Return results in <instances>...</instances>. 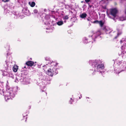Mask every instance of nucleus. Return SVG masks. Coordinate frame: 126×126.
Listing matches in <instances>:
<instances>
[{"mask_svg": "<svg viewBox=\"0 0 126 126\" xmlns=\"http://www.w3.org/2000/svg\"><path fill=\"white\" fill-rule=\"evenodd\" d=\"M89 63L93 67L92 70H90V72L93 75L97 73H102L103 70L104 68V66L103 64L99 63V61L98 60H90Z\"/></svg>", "mask_w": 126, "mask_h": 126, "instance_id": "nucleus-1", "label": "nucleus"}, {"mask_svg": "<svg viewBox=\"0 0 126 126\" xmlns=\"http://www.w3.org/2000/svg\"><path fill=\"white\" fill-rule=\"evenodd\" d=\"M48 77L43 75L41 73L38 75V79L36 80V82L37 85L40 87L42 92L44 91L42 90L44 89L46 85L48 83H49L50 81L48 79Z\"/></svg>", "mask_w": 126, "mask_h": 126, "instance_id": "nucleus-2", "label": "nucleus"}, {"mask_svg": "<svg viewBox=\"0 0 126 126\" xmlns=\"http://www.w3.org/2000/svg\"><path fill=\"white\" fill-rule=\"evenodd\" d=\"M58 63L54 62H52L43 66L44 69H48L47 73L49 76H52L54 74L55 75L58 73L56 70V67Z\"/></svg>", "mask_w": 126, "mask_h": 126, "instance_id": "nucleus-3", "label": "nucleus"}, {"mask_svg": "<svg viewBox=\"0 0 126 126\" xmlns=\"http://www.w3.org/2000/svg\"><path fill=\"white\" fill-rule=\"evenodd\" d=\"M17 89L16 88H11L9 86L7 85L6 86V91L4 93H3L5 100L7 101L8 99L13 98L16 94Z\"/></svg>", "mask_w": 126, "mask_h": 126, "instance_id": "nucleus-4", "label": "nucleus"}, {"mask_svg": "<svg viewBox=\"0 0 126 126\" xmlns=\"http://www.w3.org/2000/svg\"><path fill=\"white\" fill-rule=\"evenodd\" d=\"M123 63V66H122L123 64H122L121 67L120 66V68L119 67H120L115 66H114V73L116 74H119L121 72L126 70V62L124 61Z\"/></svg>", "mask_w": 126, "mask_h": 126, "instance_id": "nucleus-5", "label": "nucleus"}, {"mask_svg": "<svg viewBox=\"0 0 126 126\" xmlns=\"http://www.w3.org/2000/svg\"><path fill=\"white\" fill-rule=\"evenodd\" d=\"M104 31L106 32V34L109 33L110 36H114L116 34H117V36L115 37V38H117V36H118V33H116V32H113L108 27H106L103 29Z\"/></svg>", "mask_w": 126, "mask_h": 126, "instance_id": "nucleus-6", "label": "nucleus"}, {"mask_svg": "<svg viewBox=\"0 0 126 126\" xmlns=\"http://www.w3.org/2000/svg\"><path fill=\"white\" fill-rule=\"evenodd\" d=\"M92 33V34L91 35L89 36V39L90 40L91 39L94 41H95V39L101 34L100 32L99 31L96 32H93Z\"/></svg>", "mask_w": 126, "mask_h": 126, "instance_id": "nucleus-7", "label": "nucleus"}, {"mask_svg": "<svg viewBox=\"0 0 126 126\" xmlns=\"http://www.w3.org/2000/svg\"><path fill=\"white\" fill-rule=\"evenodd\" d=\"M117 12V11L116 9H111L110 10V13L108 15V16L109 17L111 18L110 16L111 15L114 18H115Z\"/></svg>", "mask_w": 126, "mask_h": 126, "instance_id": "nucleus-8", "label": "nucleus"}, {"mask_svg": "<svg viewBox=\"0 0 126 126\" xmlns=\"http://www.w3.org/2000/svg\"><path fill=\"white\" fill-rule=\"evenodd\" d=\"M25 81L26 79H24V77L21 76H17L16 77V80H15L16 82H17L18 81H20L22 82L24 84H25Z\"/></svg>", "mask_w": 126, "mask_h": 126, "instance_id": "nucleus-9", "label": "nucleus"}, {"mask_svg": "<svg viewBox=\"0 0 126 126\" xmlns=\"http://www.w3.org/2000/svg\"><path fill=\"white\" fill-rule=\"evenodd\" d=\"M124 45L121 47L122 52L123 55L126 56V40L123 41Z\"/></svg>", "mask_w": 126, "mask_h": 126, "instance_id": "nucleus-10", "label": "nucleus"}, {"mask_svg": "<svg viewBox=\"0 0 126 126\" xmlns=\"http://www.w3.org/2000/svg\"><path fill=\"white\" fill-rule=\"evenodd\" d=\"M125 15H123L119 18V20L120 21H123L126 20V8L125 11Z\"/></svg>", "mask_w": 126, "mask_h": 126, "instance_id": "nucleus-11", "label": "nucleus"}, {"mask_svg": "<svg viewBox=\"0 0 126 126\" xmlns=\"http://www.w3.org/2000/svg\"><path fill=\"white\" fill-rule=\"evenodd\" d=\"M26 64L28 66H32L34 65V63L32 61H30L27 62Z\"/></svg>", "mask_w": 126, "mask_h": 126, "instance_id": "nucleus-12", "label": "nucleus"}, {"mask_svg": "<svg viewBox=\"0 0 126 126\" xmlns=\"http://www.w3.org/2000/svg\"><path fill=\"white\" fill-rule=\"evenodd\" d=\"M29 11L27 9L24 8L22 10V13L25 15H27Z\"/></svg>", "mask_w": 126, "mask_h": 126, "instance_id": "nucleus-13", "label": "nucleus"}, {"mask_svg": "<svg viewBox=\"0 0 126 126\" xmlns=\"http://www.w3.org/2000/svg\"><path fill=\"white\" fill-rule=\"evenodd\" d=\"M87 16V14L85 13H84L80 15V17L84 19H85V18Z\"/></svg>", "mask_w": 126, "mask_h": 126, "instance_id": "nucleus-14", "label": "nucleus"}, {"mask_svg": "<svg viewBox=\"0 0 126 126\" xmlns=\"http://www.w3.org/2000/svg\"><path fill=\"white\" fill-rule=\"evenodd\" d=\"M115 62L117 63V65L116 66H117L118 67H120V66H119V65H120L122 63V62L121 61L117 60H116L114 62V63Z\"/></svg>", "mask_w": 126, "mask_h": 126, "instance_id": "nucleus-15", "label": "nucleus"}, {"mask_svg": "<svg viewBox=\"0 0 126 126\" xmlns=\"http://www.w3.org/2000/svg\"><path fill=\"white\" fill-rule=\"evenodd\" d=\"M18 69V66L15 65L13 67V70L14 72H17Z\"/></svg>", "mask_w": 126, "mask_h": 126, "instance_id": "nucleus-16", "label": "nucleus"}, {"mask_svg": "<svg viewBox=\"0 0 126 126\" xmlns=\"http://www.w3.org/2000/svg\"><path fill=\"white\" fill-rule=\"evenodd\" d=\"M29 4L32 7L34 6L35 5V3L34 2H29Z\"/></svg>", "mask_w": 126, "mask_h": 126, "instance_id": "nucleus-17", "label": "nucleus"}, {"mask_svg": "<svg viewBox=\"0 0 126 126\" xmlns=\"http://www.w3.org/2000/svg\"><path fill=\"white\" fill-rule=\"evenodd\" d=\"M8 76L9 77H11L12 78H14V75L12 72H9L8 75Z\"/></svg>", "mask_w": 126, "mask_h": 126, "instance_id": "nucleus-18", "label": "nucleus"}, {"mask_svg": "<svg viewBox=\"0 0 126 126\" xmlns=\"http://www.w3.org/2000/svg\"><path fill=\"white\" fill-rule=\"evenodd\" d=\"M57 24L59 26H61L63 24V22L62 21H59L57 22Z\"/></svg>", "mask_w": 126, "mask_h": 126, "instance_id": "nucleus-19", "label": "nucleus"}, {"mask_svg": "<svg viewBox=\"0 0 126 126\" xmlns=\"http://www.w3.org/2000/svg\"><path fill=\"white\" fill-rule=\"evenodd\" d=\"M98 23L100 26L101 27H102L103 25L104 24V23L102 22V21H98Z\"/></svg>", "mask_w": 126, "mask_h": 126, "instance_id": "nucleus-20", "label": "nucleus"}, {"mask_svg": "<svg viewBox=\"0 0 126 126\" xmlns=\"http://www.w3.org/2000/svg\"><path fill=\"white\" fill-rule=\"evenodd\" d=\"M86 37H84L83 39V42L87 44L88 43Z\"/></svg>", "mask_w": 126, "mask_h": 126, "instance_id": "nucleus-21", "label": "nucleus"}, {"mask_svg": "<svg viewBox=\"0 0 126 126\" xmlns=\"http://www.w3.org/2000/svg\"><path fill=\"white\" fill-rule=\"evenodd\" d=\"M9 72H7L6 71H4L3 73V74L4 76H8Z\"/></svg>", "mask_w": 126, "mask_h": 126, "instance_id": "nucleus-22", "label": "nucleus"}, {"mask_svg": "<svg viewBox=\"0 0 126 126\" xmlns=\"http://www.w3.org/2000/svg\"><path fill=\"white\" fill-rule=\"evenodd\" d=\"M45 59L48 62H47V63H48H48H52V62H51V61H49V58L46 57L45 58Z\"/></svg>", "mask_w": 126, "mask_h": 126, "instance_id": "nucleus-23", "label": "nucleus"}, {"mask_svg": "<svg viewBox=\"0 0 126 126\" xmlns=\"http://www.w3.org/2000/svg\"><path fill=\"white\" fill-rule=\"evenodd\" d=\"M69 18V17L67 16H66L63 17V18L64 20H67Z\"/></svg>", "mask_w": 126, "mask_h": 126, "instance_id": "nucleus-24", "label": "nucleus"}, {"mask_svg": "<svg viewBox=\"0 0 126 126\" xmlns=\"http://www.w3.org/2000/svg\"><path fill=\"white\" fill-rule=\"evenodd\" d=\"M108 1V0H102L101 2L102 3H105Z\"/></svg>", "mask_w": 126, "mask_h": 126, "instance_id": "nucleus-25", "label": "nucleus"}, {"mask_svg": "<svg viewBox=\"0 0 126 126\" xmlns=\"http://www.w3.org/2000/svg\"><path fill=\"white\" fill-rule=\"evenodd\" d=\"M33 12L34 13H37L38 12V10L36 9H35L33 10Z\"/></svg>", "mask_w": 126, "mask_h": 126, "instance_id": "nucleus-26", "label": "nucleus"}, {"mask_svg": "<svg viewBox=\"0 0 126 126\" xmlns=\"http://www.w3.org/2000/svg\"><path fill=\"white\" fill-rule=\"evenodd\" d=\"M73 102V100L72 98H70V100L69 101V103L70 104L72 103V102Z\"/></svg>", "mask_w": 126, "mask_h": 126, "instance_id": "nucleus-27", "label": "nucleus"}, {"mask_svg": "<svg viewBox=\"0 0 126 126\" xmlns=\"http://www.w3.org/2000/svg\"><path fill=\"white\" fill-rule=\"evenodd\" d=\"M17 1L18 2L20 3H23V0H18Z\"/></svg>", "mask_w": 126, "mask_h": 126, "instance_id": "nucleus-28", "label": "nucleus"}, {"mask_svg": "<svg viewBox=\"0 0 126 126\" xmlns=\"http://www.w3.org/2000/svg\"><path fill=\"white\" fill-rule=\"evenodd\" d=\"M98 20H96L94 21L93 23H98Z\"/></svg>", "mask_w": 126, "mask_h": 126, "instance_id": "nucleus-29", "label": "nucleus"}, {"mask_svg": "<svg viewBox=\"0 0 126 126\" xmlns=\"http://www.w3.org/2000/svg\"><path fill=\"white\" fill-rule=\"evenodd\" d=\"M9 0H2V1L4 2H6L9 1Z\"/></svg>", "mask_w": 126, "mask_h": 126, "instance_id": "nucleus-30", "label": "nucleus"}, {"mask_svg": "<svg viewBox=\"0 0 126 126\" xmlns=\"http://www.w3.org/2000/svg\"><path fill=\"white\" fill-rule=\"evenodd\" d=\"M102 7L103 8V9H106V6H102Z\"/></svg>", "mask_w": 126, "mask_h": 126, "instance_id": "nucleus-31", "label": "nucleus"}, {"mask_svg": "<svg viewBox=\"0 0 126 126\" xmlns=\"http://www.w3.org/2000/svg\"><path fill=\"white\" fill-rule=\"evenodd\" d=\"M9 8H10V9L12 10V9L14 8V6H13V7H11V8H10V6H9Z\"/></svg>", "mask_w": 126, "mask_h": 126, "instance_id": "nucleus-32", "label": "nucleus"}, {"mask_svg": "<svg viewBox=\"0 0 126 126\" xmlns=\"http://www.w3.org/2000/svg\"><path fill=\"white\" fill-rule=\"evenodd\" d=\"M47 9H44V12H46L47 11Z\"/></svg>", "mask_w": 126, "mask_h": 126, "instance_id": "nucleus-33", "label": "nucleus"}, {"mask_svg": "<svg viewBox=\"0 0 126 126\" xmlns=\"http://www.w3.org/2000/svg\"><path fill=\"white\" fill-rule=\"evenodd\" d=\"M5 62L6 63V64H7V66H8V65H7V62L6 61H5Z\"/></svg>", "mask_w": 126, "mask_h": 126, "instance_id": "nucleus-34", "label": "nucleus"}, {"mask_svg": "<svg viewBox=\"0 0 126 126\" xmlns=\"http://www.w3.org/2000/svg\"><path fill=\"white\" fill-rule=\"evenodd\" d=\"M87 19L88 21H89L90 20V19L89 18H87Z\"/></svg>", "mask_w": 126, "mask_h": 126, "instance_id": "nucleus-35", "label": "nucleus"}, {"mask_svg": "<svg viewBox=\"0 0 126 126\" xmlns=\"http://www.w3.org/2000/svg\"><path fill=\"white\" fill-rule=\"evenodd\" d=\"M24 68H26V66H24Z\"/></svg>", "mask_w": 126, "mask_h": 126, "instance_id": "nucleus-36", "label": "nucleus"}, {"mask_svg": "<svg viewBox=\"0 0 126 126\" xmlns=\"http://www.w3.org/2000/svg\"><path fill=\"white\" fill-rule=\"evenodd\" d=\"M64 22L65 23L66 22V21L65 20L64 21Z\"/></svg>", "mask_w": 126, "mask_h": 126, "instance_id": "nucleus-37", "label": "nucleus"}, {"mask_svg": "<svg viewBox=\"0 0 126 126\" xmlns=\"http://www.w3.org/2000/svg\"><path fill=\"white\" fill-rule=\"evenodd\" d=\"M1 0H0V3L1 2Z\"/></svg>", "mask_w": 126, "mask_h": 126, "instance_id": "nucleus-38", "label": "nucleus"}, {"mask_svg": "<svg viewBox=\"0 0 126 126\" xmlns=\"http://www.w3.org/2000/svg\"><path fill=\"white\" fill-rule=\"evenodd\" d=\"M9 11H8L7 12H8V13H9Z\"/></svg>", "mask_w": 126, "mask_h": 126, "instance_id": "nucleus-39", "label": "nucleus"}, {"mask_svg": "<svg viewBox=\"0 0 126 126\" xmlns=\"http://www.w3.org/2000/svg\"><path fill=\"white\" fill-rule=\"evenodd\" d=\"M86 97V98H89V97Z\"/></svg>", "mask_w": 126, "mask_h": 126, "instance_id": "nucleus-40", "label": "nucleus"}, {"mask_svg": "<svg viewBox=\"0 0 126 126\" xmlns=\"http://www.w3.org/2000/svg\"><path fill=\"white\" fill-rule=\"evenodd\" d=\"M91 42H93L92 41H91Z\"/></svg>", "mask_w": 126, "mask_h": 126, "instance_id": "nucleus-41", "label": "nucleus"}, {"mask_svg": "<svg viewBox=\"0 0 126 126\" xmlns=\"http://www.w3.org/2000/svg\"><path fill=\"white\" fill-rule=\"evenodd\" d=\"M121 41H120V42H121Z\"/></svg>", "mask_w": 126, "mask_h": 126, "instance_id": "nucleus-42", "label": "nucleus"}]
</instances>
